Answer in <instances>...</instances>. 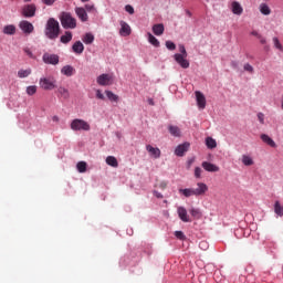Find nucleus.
I'll return each mask as SVG.
<instances>
[{"mask_svg":"<svg viewBox=\"0 0 283 283\" xmlns=\"http://www.w3.org/2000/svg\"><path fill=\"white\" fill-rule=\"evenodd\" d=\"M56 0H42V3H44V6H54Z\"/></svg>","mask_w":283,"mask_h":283,"instance_id":"50","label":"nucleus"},{"mask_svg":"<svg viewBox=\"0 0 283 283\" xmlns=\"http://www.w3.org/2000/svg\"><path fill=\"white\" fill-rule=\"evenodd\" d=\"M179 52L181 56H187V49H185V45L182 44L179 45Z\"/></svg>","mask_w":283,"mask_h":283,"instance_id":"46","label":"nucleus"},{"mask_svg":"<svg viewBox=\"0 0 283 283\" xmlns=\"http://www.w3.org/2000/svg\"><path fill=\"white\" fill-rule=\"evenodd\" d=\"M201 167L206 170V171H210V172H216V171H220V167H218L214 164H211L209 161H203L201 164Z\"/></svg>","mask_w":283,"mask_h":283,"instance_id":"16","label":"nucleus"},{"mask_svg":"<svg viewBox=\"0 0 283 283\" xmlns=\"http://www.w3.org/2000/svg\"><path fill=\"white\" fill-rule=\"evenodd\" d=\"M166 48H167V50L174 51V50H176V43H174L171 41H166Z\"/></svg>","mask_w":283,"mask_h":283,"instance_id":"43","label":"nucleus"},{"mask_svg":"<svg viewBox=\"0 0 283 283\" xmlns=\"http://www.w3.org/2000/svg\"><path fill=\"white\" fill-rule=\"evenodd\" d=\"M146 150L151 156V158H155V159L160 158V149L159 148H155L151 145H147Z\"/></svg>","mask_w":283,"mask_h":283,"instance_id":"17","label":"nucleus"},{"mask_svg":"<svg viewBox=\"0 0 283 283\" xmlns=\"http://www.w3.org/2000/svg\"><path fill=\"white\" fill-rule=\"evenodd\" d=\"M196 189H193L195 196H205L209 191V187L205 182H198Z\"/></svg>","mask_w":283,"mask_h":283,"instance_id":"12","label":"nucleus"},{"mask_svg":"<svg viewBox=\"0 0 283 283\" xmlns=\"http://www.w3.org/2000/svg\"><path fill=\"white\" fill-rule=\"evenodd\" d=\"M242 163L245 167H251V165H253V158H251L249 155H243Z\"/></svg>","mask_w":283,"mask_h":283,"instance_id":"39","label":"nucleus"},{"mask_svg":"<svg viewBox=\"0 0 283 283\" xmlns=\"http://www.w3.org/2000/svg\"><path fill=\"white\" fill-rule=\"evenodd\" d=\"M82 1V3H87V1H90V0H81Z\"/></svg>","mask_w":283,"mask_h":283,"instance_id":"61","label":"nucleus"},{"mask_svg":"<svg viewBox=\"0 0 283 283\" xmlns=\"http://www.w3.org/2000/svg\"><path fill=\"white\" fill-rule=\"evenodd\" d=\"M112 83V75L109 74H102L97 77V84L102 86L111 85Z\"/></svg>","mask_w":283,"mask_h":283,"instance_id":"15","label":"nucleus"},{"mask_svg":"<svg viewBox=\"0 0 283 283\" xmlns=\"http://www.w3.org/2000/svg\"><path fill=\"white\" fill-rule=\"evenodd\" d=\"M148 42L150 45H154V48H160V41H158V39H156L151 33H148Z\"/></svg>","mask_w":283,"mask_h":283,"instance_id":"32","label":"nucleus"},{"mask_svg":"<svg viewBox=\"0 0 283 283\" xmlns=\"http://www.w3.org/2000/svg\"><path fill=\"white\" fill-rule=\"evenodd\" d=\"M27 94L29 96H34L36 94V85H31L27 87Z\"/></svg>","mask_w":283,"mask_h":283,"instance_id":"40","label":"nucleus"},{"mask_svg":"<svg viewBox=\"0 0 283 283\" xmlns=\"http://www.w3.org/2000/svg\"><path fill=\"white\" fill-rule=\"evenodd\" d=\"M60 21L64 30H74L76 28V18L72 17V13L62 12Z\"/></svg>","mask_w":283,"mask_h":283,"instance_id":"2","label":"nucleus"},{"mask_svg":"<svg viewBox=\"0 0 283 283\" xmlns=\"http://www.w3.org/2000/svg\"><path fill=\"white\" fill-rule=\"evenodd\" d=\"M274 213L283 218V205L280 201L274 202Z\"/></svg>","mask_w":283,"mask_h":283,"instance_id":"27","label":"nucleus"},{"mask_svg":"<svg viewBox=\"0 0 283 283\" xmlns=\"http://www.w3.org/2000/svg\"><path fill=\"white\" fill-rule=\"evenodd\" d=\"M232 12L233 14H239V15L242 14L243 9L240 2L238 1L232 2Z\"/></svg>","mask_w":283,"mask_h":283,"instance_id":"24","label":"nucleus"},{"mask_svg":"<svg viewBox=\"0 0 283 283\" xmlns=\"http://www.w3.org/2000/svg\"><path fill=\"white\" fill-rule=\"evenodd\" d=\"M195 94L199 109H205V107H207V98L205 97V94H202L200 91H196Z\"/></svg>","mask_w":283,"mask_h":283,"instance_id":"11","label":"nucleus"},{"mask_svg":"<svg viewBox=\"0 0 283 283\" xmlns=\"http://www.w3.org/2000/svg\"><path fill=\"white\" fill-rule=\"evenodd\" d=\"M57 94H60V96L64 98V101H67V98H70V91L63 86H60L57 88Z\"/></svg>","mask_w":283,"mask_h":283,"instance_id":"23","label":"nucleus"},{"mask_svg":"<svg viewBox=\"0 0 283 283\" xmlns=\"http://www.w3.org/2000/svg\"><path fill=\"white\" fill-rule=\"evenodd\" d=\"M72 50H73L74 54H81L82 52L85 51V46L83 45V42L76 41V42L72 45Z\"/></svg>","mask_w":283,"mask_h":283,"instance_id":"20","label":"nucleus"},{"mask_svg":"<svg viewBox=\"0 0 283 283\" xmlns=\"http://www.w3.org/2000/svg\"><path fill=\"white\" fill-rule=\"evenodd\" d=\"M44 34L50 41H56V39H59V34H61V24H59L56 19L50 18L46 21Z\"/></svg>","mask_w":283,"mask_h":283,"instance_id":"1","label":"nucleus"},{"mask_svg":"<svg viewBox=\"0 0 283 283\" xmlns=\"http://www.w3.org/2000/svg\"><path fill=\"white\" fill-rule=\"evenodd\" d=\"M259 39H260V43H261L262 45H265L266 39H264L262 35H261V38H259Z\"/></svg>","mask_w":283,"mask_h":283,"instance_id":"57","label":"nucleus"},{"mask_svg":"<svg viewBox=\"0 0 283 283\" xmlns=\"http://www.w3.org/2000/svg\"><path fill=\"white\" fill-rule=\"evenodd\" d=\"M22 14L23 17H27V18L34 17V14H36V6L34 4L24 6L22 9Z\"/></svg>","mask_w":283,"mask_h":283,"instance_id":"10","label":"nucleus"},{"mask_svg":"<svg viewBox=\"0 0 283 283\" xmlns=\"http://www.w3.org/2000/svg\"><path fill=\"white\" fill-rule=\"evenodd\" d=\"M189 213L192 218H195V220H200L202 218V212H200V209L198 208H191Z\"/></svg>","mask_w":283,"mask_h":283,"instance_id":"28","label":"nucleus"},{"mask_svg":"<svg viewBox=\"0 0 283 283\" xmlns=\"http://www.w3.org/2000/svg\"><path fill=\"white\" fill-rule=\"evenodd\" d=\"M71 129L73 132H90L91 126L90 123L84 119L76 118L71 122Z\"/></svg>","mask_w":283,"mask_h":283,"instance_id":"4","label":"nucleus"},{"mask_svg":"<svg viewBox=\"0 0 283 283\" xmlns=\"http://www.w3.org/2000/svg\"><path fill=\"white\" fill-rule=\"evenodd\" d=\"M157 187H159V189H163V190L167 189V181H161V182H159V184L157 185Z\"/></svg>","mask_w":283,"mask_h":283,"instance_id":"52","label":"nucleus"},{"mask_svg":"<svg viewBox=\"0 0 283 283\" xmlns=\"http://www.w3.org/2000/svg\"><path fill=\"white\" fill-rule=\"evenodd\" d=\"M243 70L245 72H250V74H253V66H251L249 63L244 64Z\"/></svg>","mask_w":283,"mask_h":283,"instance_id":"47","label":"nucleus"},{"mask_svg":"<svg viewBox=\"0 0 283 283\" xmlns=\"http://www.w3.org/2000/svg\"><path fill=\"white\" fill-rule=\"evenodd\" d=\"M153 32L156 36H163L165 34V24L158 23L153 25Z\"/></svg>","mask_w":283,"mask_h":283,"instance_id":"18","label":"nucleus"},{"mask_svg":"<svg viewBox=\"0 0 283 283\" xmlns=\"http://www.w3.org/2000/svg\"><path fill=\"white\" fill-rule=\"evenodd\" d=\"M186 14H187V17H191V11L186 10Z\"/></svg>","mask_w":283,"mask_h":283,"instance_id":"60","label":"nucleus"},{"mask_svg":"<svg viewBox=\"0 0 283 283\" xmlns=\"http://www.w3.org/2000/svg\"><path fill=\"white\" fill-rule=\"evenodd\" d=\"M258 118H259V122L261 123V125H264V113H259Z\"/></svg>","mask_w":283,"mask_h":283,"instance_id":"51","label":"nucleus"},{"mask_svg":"<svg viewBox=\"0 0 283 283\" xmlns=\"http://www.w3.org/2000/svg\"><path fill=\"white\" fill-rule=\"evenodd\" d=\"M175 238H177V240H185L186 235L184 231H175Z\"/></svg>","mask_w":283,"mask_h":283,"instance_id":"42","label":"nucleus"},{"mask_svg":"<svg viewBox=\"0 0 283 283\" xmlns=\"http://www.w3.org/2000/svg\"><path fill=\"white\" fill-rule=\"evenodd\" d=\"M206 146L208 147V149H216L218 147V143L216 142V139H213V137H207Z\"/></svg>","mask_w":283,"mask_h":283,"instance_id":"26","label":"nucleus"},{"mask_svg":"<svg viewBox=\"0 0 283 283\" xmlns=\"http://www.w3.org/2000/svg\"><path fill=\"white\" fill-rule=\"evenodd\" d=\"M261 140H263V143H265L266 145H269L270 147H277V145L275 144V142L273 140V138H271L269 135L266 134H262L261 135Z\"/></svg>","mask_w":283,"mask_h":283,"instance_id":"22","label":"nucleus"},{"mask_svg":"<svg viewBox=\"0 0 283 283\" xmlns=\"http://www.w3.org/2000/svg\"><path fill=\"white\" fill-rule=\"evenodd\" d=\"M154 196L158 199H163V193L158 192V190L153 191Z\"/></svg>","mask_w":283,"mask_h":283,"instance_id":"54","label":"nucleus"},{"mask_svg":"<svg viewBox=\"0 0 283 283\" xmlns=\"http://www.w3.org/2000/svg\"><path fill=\"white\" fill-rule=\"evenodd\" d=\"M168 132L171 134L175 138H180V128L178 126L169 125Z\"/></svg>","mask_w":283,"mask_h":283,"instance_id":"21","label":"nucleus"},{"mask_svg":"<svg viewBox=\"0 0 283 283\" xmlns=\"http://www.w3.org/2000/svg\"><path fill=\"white\" fill-rule=\"evenodd\" d=\"M105 94L109 101H112L113 103H118V95L114 94V92L106 91Z\"/></svg>","mask_w":283,"mask_h":283,"instance_id":"38","label":"nucleus"},{"mask_svg":"<svg viewBox=\"0 0 283 283\" xmlns=\"http://www.w3.org/2000/svg\"><path fill=\"white\" fill-rule=\"evenodd\" d=\"M106 165H108L109 167H118V159H116V157L114 156H108L106 157Z\"/></svg>","mask_w":283,"mask_h":283,"instance_id":"34","label":"nucleus"},{"mask_svg":"<svg viewBox=\"0 0 283 283\" xmlns=\"http://www.w3.org/2000/svg\"><path fill=\"white\" fill-rule=\"evenodd\" d=\"M59 55L57 54H51V53H44L42 56L43 63L46 65H59Z\"/></svg>","mask_w":283,"mask_h":283,"instance_id":"5","label":"nucleus"},{"mask_svg":"<svg viewBox=\"0 0 283 283\" xmlns=\"http://www.w3.org/2000/svg\"><path fill=\"white\" fill-rule=\"evenodd\" d=\"M96 98H98L99 101H105V95L103 94V92H101V90H96Z\"/></svg>","mask_w":283,"mask_h":283,"instance_id":"48","label":"nucleus"},{"mask_svg":"<svg viewBox=\"0 0 283 283\" xmlns=\"http://www.w3.org/2000/svg\"><path fill=\"white\" fill-rule=\"evenodd\" d=\"M19 28L22 30V32H24V34H32L34 32V25L28 20H22L19 24Z\"/></svg>","mask_w":283,"mask_h":283,"instance_id":"7","label":"nucleus"},{"mask_svg":"<svg viewBox=\"0 0 283 283\" xmlns=\"http://www.w3.org/2000/svg\"><path fill=\"white\" fill-rule=\"evenodd\" d=\"M148 104L151 105V106H154V105H155L154 98H148Z\"/></svg>","mask_w":283,"mask_h":283,"instance_id":"58","label":"nucleus"},{"mask_svg":"<svg viewBox=\"0 0 283 283\" xmlns=\"http://www.w3.org/2000/svg\"><path fill=\"white\" fill-rule=\"evenodd\" d=\"M195 177L202 178V168H200V167L195 168Z\"/></svg>","mask_w":283,"mask_h":283,"instance_id":"44","label":"nucleus"},{"mask_svg":"<svg viewBox=\"0 0 283 283\" xmlns=\"http://www.w3.org/2000/svg\"><path fill=\"white\" fill-rule=\"evenodd\" d=\"M17 33V27L14 24H9L3 28V34H15Z\"/></svg>","mask_w":283,"mask_h":283,"instance_id":"31","label":"nucleus"},{"mask_svg":"<svg viewBox=\"0 0 283 283\" xmlns=\"http://www.w3.org/2000/svg\"><path fill=\"white\" fill-rule=\"evenodd\" d=\"M179 193H182L185 198H191V196H195L193 188L179 189Z\"/></svg>","mask_w":283,"mask_h":283,"instance_id":"36","label":"nucleus"},{"mask_svg":"<svg viewBox=\"0 0 283 283\" xmlns=\"http://www.w3.org/2000/svg\"><path fill=\"white\" fill-rule=\"evenodd\" d=\"M83 43H85V45H92L94 43V34L92 33H86L83 38H82Z\"/></svg>","mask_w":283,"mask_h":283,"instance_id":"30","label":"nucleus"},{"mask_svg":"<svg viewBox=\"0 0 283 283\" xmlns=\"http://www.w3.org/2000/svg\"><path fill=\"white\" fill-rule=\"evenodd\" d=\"M199 247H200V249H209V244L206 242V241H201L200 243H199Z\"/></svg>","mask_w":283,"mask_h":283,"instance_id":"53","label":"nucleus"},{"mask_svg":"<svg viewBox=\"0 0 283 283\" xmlns=\"http://www.w3.org/2000/svg\"><path fill=\"white\" fill-rule=\"evenodd\" d=\"M23 52L29 56V59H34V54L32 53V50L30 48H24Z\"/></svg>","mask_w":283,"mask_h":283,"instance_id":"45","label":"nucleus"},{"mask_svg":"<svg viewBox=\"0 0 283 283\" xmlns=\"http://www.w3.org/2000/svg\"><path fill=\"white\" fill-rule=\"evenodd\" d=\"M39 85L41 90H45L46 92L55 90L56 78H54V76L41 77L39 81Z\"/></svg>","mask_w":283,"mask_h":283,"instance_id":"3","label":"nucleus"},{"mask_svg":"<svg viewBox=\"0 0 283 283\" xmlns=\"http://www.w3.org/2000/svg\"><path fill=\"white\" fill-rule=\"evenodd\" d=\"M74 72H76V70L72 65H65L61 69V74L64 76H74Z\"/></svg>","mask_w":283,"mask_h":283,"instance_id":"19","label":"nucleus"},{"mask_svg":"<svg viewBox=\"0 0 283 283\" xmlns=\"http://www.w3.org/2000/svg\"><path fill=\"white\" fill-rule=\"evenodd\" d=\"M76 169L80 174H85L87 171V163L85 161L77 163Z\"/></svg>","mask_w":283,"mask_h":283,"instance_id":"37","label":"nucleus"},{"mask_svg":"<svg viewBox=\"0 0 283 283\" xmlns=\"http://www.w3.org/2000/svg\"><path fill=\"white\" fill-rule=\"evenodd\" d=\"M30 74H32V69H27V70L21 69L18 71L19 78H28Z\"/></svg>","mask_w":283,"mask_h":283,"instance_id":"33","label":"nucleus"},{"mask_svg":"<svg viewBox=\"0 0 283 283\" xmlns=\"http://www.w3.org/2000/svg\"><path fill=\"white\" fill-rule=\"evenodd\" d=\"M174 59L176 63H178V65H180V67H182L184 70L189 69V62L187 60V56H182L180 53H177L174 55Z\"/></svg>","mask_w":283,"mask_h":283,"instance_id":"8","label":"nucleus"},{"mask_svg":"<svg viewBox=\"0 0 283 283\" xmlns=\"http://www.w3.org/2000/svg\"><path fill=\"white\" fill-rule=\"evenodd\" d=\"M120 30H119V34L120 36H129V34H132V27H129V24H127V22L125 21H120Z\"/></svg>","mask_w":283,"mask_h":283,"instance_id":"14","label":"nucleus"},{"mask_svg":"<svg viewBox=\"0 0 283 283\" xmlns=\"http://www.w3.org/2000/svg\"><path fill=\"white\" fill-rule=\"evenodd\" d=\"M273 43L276 50H280L281 52H283L282 43H280V40L277 38H273Z\"/></svg>","mask_w":283,"mask_h":283,"instance_id":"41","label":"nucleus"},{"mask_svg":"<svg viewBox=\"0 0 283 283\" xmlns=\"http://www.w3.org/2000/svg\"><path fill=\"white\" fill-rule=\"evenodd\" d=\"M177 213L181 222H191V218L187 213V208L180 206L177 208Z\"/></svg>","mask_w":283,"mask_h":283,"instance_id":"9","label":"nucleus"},{"mask_svg":"<svg viewBox=\"0 0 283 283\" xmlns=\"http://www.w3.org/2000/svg\"><path fill=\"white\" fill-rule=\"evenodd\" d=\"M72 32L65 31V33L60 38L61 43L67 44L72 41Z\"/></svg>","mask_w":283,"mask_h":283,"instance_id":"29","label":"nucleus"},{"mask_svg":"<svg viewBox=\"0 0 283 283\" xmlns=\"http://www.w3.org/2000/svg\"><path fill=\"white\" fill-rule=\"evenodd\" d=\"M75 14L80 19V21H82V23L90 21V15H87V11L83 7H76Z\"/></svg>","mask_w":283,"mask_h":283,"instance_id":"6","label":"nucleus"},{"mask_svg":"<svg viewBox=\"0 0 283 283\" xmlns=\"http://www.w3.org/2000/svg\"><path fill=\"white\" fill-rule=\"evenodd\" d=\"M189 147H190V144H189V143L180 144V145L177 146V148L175 149L176 156H179V157L185 156V154H187V151H189Z\"/></svg>","mask_w":283,"mask_h":283,"instance_id":"13","label":"nucleus"},{"mask_svg":"<svg viewBox=\"0 0 283 283\" xmlns=\"http://www.w3.org/2000/svg\"><path fill=\"white\" fill-rule=\"evenodd\" d=\"M231 67H233L234 70H238V62L232 61L231 62Z\"/></svg>","mask_w":283,"mask_h":283,"instance_id":"56","label":"nucleus"},{"mask_svg":"<svg viewBox=\"0 0 283 283\" xmlns=\"http://www.w3.org/2000/svg\"><path fill=\"white\" fill-rule=\"evenodd\" d=\"M251 34L252 36H256V39H262V35L258 31H252Z\"/></svg>","mask_w":283,"mask_h":283,"instance_id":"55","label":"nucleus"},{"mask_svg":"<svg viewBox=\"0 0 283 283\" xmlns=\"http://www.w3.org/2000/svg\"><path fill=\"white\" fill-rule=\"evenodd\" d=\"M25 2H30V1H32V0H24Z\"/></svg>","mask_w":283,"mask_h":283,"instance_id":"62","label":"nucleus"},{"mask_svg":"<svg viewBox=\"0 0 283 283\" xmlns=\"http://www.w3.org/2000/svg\"><path fill=\"white\" fill-rule=\"evenodd\" d=\"M84 10L86 12H91L92 14H98V9H96V6H94L93 3L85 4Z\"/></svg>","mask_w":283,"mask_h":283,"instance_id":"35","label":"nucleus"},{"mask_svg":"<svg viewBox=\"0 0 283 283\" xmlns=\"http://www.w3.org/2000/svg\"><path fill=\"white\" fill-rule=\"evenodd\" d=\"M125 10H126V12H128V14H134V7H132L130 4H127L125 7Z\"/></svg>","mask_w":283,"mask_h":283,"instance_id":"49","label":"nucleus"},{"mask_svg":"<svg viewBox=\"0 0 283 283\" xmlns=\"http://www.w3.org/2000/svg\"><path fill=\"white\" fill-rule=\"evenodd\" d=\"M52 120H53L54 123H59V116H56V115L53 116V117H52Z\"/></svg>","mask_w":283,"mask_h":283,"instance_id":"59","label":"nucleus"},{"mask_svg":"<svg viewBox=\"0 0 283 283\" xmlns=\"http://www.w3.org/2000/svg\"><path fill=\"white\" fill-rule=\"evenodd\" d=\"M207 2H209V0H206Z\"/></svg>","mask_w":283,"mask_h":283,"instance_id":"63","label":"nucleus"},{"mask_svg":"<svg viewBox=\"0 0 283 283\" xmlns=\"http://www.w3.org/2000/svg\"><path fill=\"white\" fill-rule=\"evenodd\" d=\"M259 10L261 14H264V17H269V14H271V8L266 3H261Z\"/></svg>","mask_w":283,"mask_h":283,"instance_id":"25","label":"nucleus"}]
</instances>
